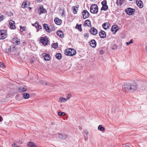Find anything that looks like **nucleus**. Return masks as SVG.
Listing matches in <instances>:
<instances>
[{"instance_id":"nucleus-35","label":"nucleus","mask_w":147,"mask_h":147,"mask_svg":"<svg viewBox=\"0 0 147 147\" xmlns=\"http://www.w3.org/2000/svg\"><path fill=\"white\" fill-rule=\"evenodd\" d=\"M40 82L43 85H45L47 86H49L50 84H51L50 83L48 82H47L44 81H41Z\"/></svg>"},{"instance_id":"nucleus-29","label":"nucleus","mask_w":147,"mask_h":147,"mask_svg":"<svg viewBox=\"0 0 147 147\" xmlns=\"http://www.w3.org/2000/svg\"><path fill=\"white\" fill-rule=\"evenodd\" d=\"M30 95L27 93H24L23 94V97L25 99H28Z\"/></svg>"},{"instance_id":"nucleus-52","label":"nucleus","mask_w":147,"mask_h":147,"mask_svg":"<svg viewBox=\"0 0 147 147\" xmlns=\"http://www.w3.org/2000/svg\"><path fill=\"white\" fill-rule=\"evenodd\" d=\"M145 49L146 52H147V45L146 46Z\"/></svg>"},{"instance_id":"nucleus-37","label":"nucleus","mask_w":147,"mask_h":147,"mask_svg":"<svg viewBox=\"0 0 147 147\" xmlns=\"http://www.w3.org/2000/svg\"><path fill=\"white\" fill-rule=\"evenodd\" d=\"M3 51L5 53H8L10 52V47L9 48H6L4 49Z\"/></svg>"},{"instance_id":"nucleus-31","label":"nucleus","mask_w":147,"mask_h":147,"mask_svg":"<svg viewBox=\"0 0 147 147\" xmlns=\"http://www.w3.org/2000/svg\"><path fill=\"white\" fill-rule=\"evenodd\" d=\"M108 8V6L107 5H104L102 6V7H101V10H105L106 11L107 10Z\"/></svg>"},{"instance_id":"nucleus-47","label":"nucleus","mask_w":147,"mask_h":147,"mask_svg":"<svg viewBox=\"0 0 147 147\" xmlns=\"http://www.w3.org/2000/svg\"><path fill=\"white\" fill-rule=\"evenodd\" d=\"M123 147H129V146L127 144L123 145Z\"/></svg>"},{"instance_id":"nucleus-21","label":"nucleus","mask_w":147,"mask_h":147,"mask_svg":"<svg viewBox=\"0 0 147 147\" xmlns=\"http://www.w3.org/2000/svg\"><path fill=\"white\" fill-rule=\"evenodd\" d=\"M57 34L59 37L62 38L64 37V33L61 30H58L57 32Z\"/></svg>"},{"instance_id":"nucleus-18","label":"nucleus","mask_w":147,"mask_h":147,"mask_svg":"<svg viewBox=\"0 0 147 147\" xmlns=\"http://www.w3.org/2000/svg\"><path fill=\"white\" fill-rule=\"evenodd\" d=\"M99 34L100 37L102 38H104L106 37V35L105 32L101 30L99 33Z\"/></svg>"},{"instance_id":"nucleus-1","label":"nucleus","mask_w":147,"mask_h":147,"mask_svg":"<svg viewBox=\"0 0 147 147\" xmlns=\"http://www.w3.org/2000/svg\"><path fill=\"white\" fill-rule=\"evenodd\" d=\"M65 53L67 55L72 56L75 55L76 52V50L74 49H66Z\"/></svg>"},{"instance_id":"nucleus-13","label":"nucleus","mask_w":147,"mask_h":147,"mask_svg":"<svg viewBox=\"0 0 147 147\" xmlns=\"http://www.w3.org/2000/svg\"><path fill=\"white\" fill-rule=\"evenodd\" d=\"M27 90L26 87L24 86L23 87H21L18 89V91L19 92H23L26 91Z\"/></svg>"},{"instance_id":"nucleus-24","label":"nucleus","mask_w":147,"mask_h":147,"mask_svg":"<svg viewBox=\"0 0 147 147\" xmlns=\"http://www.w3.org/2000/svg\"><path fill=\"white\" fill-rule=\"evenodd\" d=\"M28 3L29 4V2L28 1H25L22 4V7L24 8L27 7L28 6Z\"/></svg>"},{"instance_id":"nucleus-51","label":"nucleus","mask_w":147,"mask_h":147,"mask_svg":"<svg viewBox=\"0 0 147 147\" xmlns=\"http://www.w3.org/2000/svg\"><path fill=\"white\" fill-rule=\"evenodd\" d=\"M2 118L0 116V121H2Z\"/></svg>"},{"instance_id":"nucleus-11","label":"nucleus","mask_w":147,"mask_h":147,"mask_svg":"<svg viewBox=\"0 0 147 147\" xmlns=\"http://www.w3.org/2000/svg\"><path fill=\"white\" fill-rule=\"evenodd\" d=\"M118 30V27L117 26H113L111 28V31L113 34H115L116 32Z\"/></svg>"},{"instance_id":"nucleus-14","label":"nucleus","mask_w":147,"mask_h":147,"mask_svg":"<svg viewBox=\"0 0 147 147\" xmlns=\"http://www.w3.org/2000/svg\"><path fill=\"white\" fill-rule=\"evenodd\" d=\"M90 32L91 34L95 35L97 33L98 31L95 28L93 27L91 28L90 30Z\"/></svg>"},{"instance_id":"nucleus-16","label":"nucleus","mask_w":147,"mask_h":147,"mask_svg":"<svg viewBox=\"0 0 147 147\" xmlns=\"http://www.w3.org/2000/svg\"><path fill=\"white\" fill-rule=\"evenodd\" d=\"M42 55L44 57V59L45 61H48L50 60V57L49 54L44 53L42 54Z\"/></svg>"},{"instance_id":"nucleus-32","label":"nucleus","mask_w":147,"mask_h":147,"mask_svg":"<svg viewBox=\"0 0 147 147\" xmlns=\"http://www.w3.org/2000/svg\"><path fill=\"white\" fill-rule=\"evenodd\" d=\"M56 58L58 59H61V54L59 53H57L56 55Z\"/></svg>"},{"instance_id":"nucleus-50","label":"nucleus","mask_w":147,"mask_h":147,"mask_svg":"<svg viewBox=\"0 0 147 147\" xmlns=\"http://www.w3.org/2000/svg\"><path fill=\"white\" fill-rule=\"evenodd\" d=\"M30 62L31 63H33L34 62V61L33 60H30Z\"/></svg>"},{"instance_id":"nucleus-20","label":"nucleus","mask_w":147,"mask_h":147,"mask_svg":"<svg viewBox=\"0 0 147 147\" xmlns=\"http://www.w3.org/2000/svg\"><path fill=\"white\" fill-rule=\"evenodd\" d=\"M90 44L91 46L93 48H95L96 46V42L95 40H92L90 41Z\"/></svg>"},{"instance_id":"nucleus-4","label":"nucleus","mask_w":147,"mask_h":147,"mask_svg":"<svg viewBox=\"0 0 147 147\" xmlns=\"http://www.w3.org/2000/svg\"><path fill=\"white\" fill-rule=\"evenodd\" d=\"M122 89L123 91L127 92H131L129 84H127L123 85L122 86Z\"/></svg>"},{"instance_id":"nucleus-28","label":"nucleus","mask_w":147,"mask_h":147,"mask_svg":"<svg viewBox=\"0 0 147 147\" xmlns=\"http://www.w3.org/2000/svg\"><path fill=\"white\" fill-rule=\"evenodd\" d=\"M10 52H15L16 50V48L15 46L13 45L10 47Z\"/></svg>"},{"instance_id":"nucleus-10","label":"nucleus","mask_w":147,"mask_h":147,"mask_svg":"<svg viewBox=\"0 0 147 147\" xmlns=\"http://www.w3.org/2000/svg\"><path fill=\"white\" fill-rule=\"evenodd\" d=\"M47 10L45 9L42 6H40L38 10V12L40 14L41 13H43L46 12Z\"/></svg>"},{"instance_id":"nucleus-2","label":"nucleus","mask_w":147,"mask_h":147,"mask_svg":"<svg viewBox=\"0 0 147 147\" xmlns=\"http://www.w3.org/2000/svg\"><path fill=\"white\" fill-rule=\"evenodd\" d=\"M98 11V8L97 5L96 4L92 5L90 7V11L93 13H97Z\"/></svg>"},{"instance_id":"nucleus-42","label":"nucleus","mask_w":147,"mask_h":147,"mask_svg":"<svg viewBox=\"0 0 147 147\" xmlns=\"http://www.w3.org/2000/svg\"><path fill=\"white\" fill-rule=\"evenodd\" d=\"M84 38H88V34L87 33H85L84 34Z\"/></svg>"},{"instance_id":"nucleus-49","label":"nucleus","mask_w":147,"mask_h":147,"mask_svg":"<svg viewBox=\"0 0 147 147\" xmlns=\"http://www.w3.org/2000/svg\"><path fill=\"white\" fill-rule=\"evenodd\" d=\"M100 54H103L104 53V51H103V50H102V49H101L100 50Z\"/></svg>"},{"instance_id":"nucleus-45","label":"nucleus","mask_w":147,"mask_h":147,"mask_svg":"<svg viewBox=\"0 0 147 147\" xmlns=\"http://www.w3.org/2000/svg\"><path fill=\"white\" fill-rule=\"evenodd\" d=\"M0 67H2L3 68H5V67L4 63L2 62H0Z\"/></svg>"},{"instance_id":"nucleus-40","label":"nucleus","mask_w":147,"mask_h":147,"mask_svg":"<svg viewBox=\"0 0 147 147\" xmlns=\"http://www.w3.org/2000/svg\"><path fill=\"white\" fill-rule=\"evenodd\" d=\"M52 46L54 48V49H56L58 47V44L57 43H54L53 44H52Z\"/></svg>"},{"instance_id":"nucleus-53","label":"nucleus","mask_w":147,"mask_h":147,"mask_svg":"<svg viewBox=\"0 0 147 147\" xmlns=\"http://www.w3.org/2000/svg\"><path fill=\"white\" fill-rule=\"evenodd\" d=\"M88 132H87V133H86V135H87V134H88Z\"/></svg>"},{"instance_id":"nucleus-25","label":"nucleus","mask_w":147,"mask_h":147,"mask_svg":"<svg viewBox=\"0 0 147 147\" xmlns=\"http://www.w3.org/2000/svg\"><path fill=\"white\" fill-rule=\"evenodd\" d=\"M33 25L35 26L39 30L41 28V27L39 25L38 22H36Z\"/></svg>"},{"instance_id":"nucleus-19","label":"nucleus","mask_w":147,"mask_h":147,"mask_svg":"<svg viewBox=\"0 0 147 147\" xmlns=\"http://www.w3.org/2000/svg\"><path fill=\"white\" fill-rule=\"evenodd\" d=\"M102 26L104 29L105 30H107L110 28V24L109 23H104Z\"/></svg>"},{"instance_id":"nucleus-9","label":"nucleus","mask_w":147,"mask_h":147,"mask_svg":"<svg viewBox=\"0 0 147 147\" xmlns=\"http://www.w3.org/2000/svg\"><path fill=\"white\" fill-rule=\"evenodd\" d=\"M83 18L85 19L88 18L90 16V14L86 10H83L82 12Z\"/></svg>"},{"instance_id":"nucleus-6","label":"nucleus","mask_w":147,"mask_h":147,"mask_svg":"<svg viewBox=\"0 0 147 147\" xmlns=\"http://www.w3.org/2000/svg\"><path fill=\"white\" fill-rule=\"evenodd\" d=\"M7 37V33L5 30H1L0 31V39H3Z\"/></svg>"},{"instance_id":"nucleus-15","label":"nucleus","mask_w":147,"mask_h":147,"mask_svg":"<svg viewBox=\"0 0 147 147\" xmlns=\"http://www.w3.org/2000/svg\"><path fill=\"white\" fill-rule=\"evenodd\" d=\"M12 42L18 45L20 44V40L17 38H14L12 40Z\"/></svg>"},{"instance_id":"nucleus-5","label":"nucleus","mask_w":147,"mask_h":147,"mask_svg":"<svg viewBox=\"0 0 147 147\" xmlns=\"http://www.w3.org/2000/svg\"><path fill=\"white\" fill-rule=\"evenodd\" d=\"M40 42L44 45H47L49 43V40L47 37H42L40 39Z\"/></svg>"},{"instance_id":"nucleus-27","label":"nucleus","mask_w":147,"mask_h":147,"mask_svg":"<svg viewBox=\"0 0 147 147\" xmlns=\"http://www.w3.org/2000/svg\"><path fill=\"white\" fill-rule=\"evenodd\" d=\"M66 101V98L63 97H60L59 98V101L60 102H64Z\"/></svg>"},{"instance_id":"nucleus-44","label":"nucleus","mask_w":147,"mask_h":147,"mask_svg":"<svg viewBox=\"0 0 147 147\" xmlns=\"http://www.w3.org/2000/svg\"><path fill=\"white\" fill-rule=\"evenodd\" d=\"M101 4L102 6L104 5H107V2L106 1L104 0L103 1L101 2Z\"/></svg>"},{"instance_id":"nucleus-39","label":"nucleus","mask_w":147,"mask_h":147,"mask_svg":"<svg viewBox=\"0 0 147 147\" xmlns=\"http://www.w3.org/2000/svg\"><path fill=\"white\" fill-rule=\"evenodd\" d=\"M58 115L59 116H64L65 115V113L64 112H61L59 111L58 112Z\"/></svg>"},{"instance_id":"nucleus-41","label":"nucleus","mask_w":147,"mask_h":147,"mask_svg":"<svg viewBox=\"0 0 147 147\" xmlns=\"http://www.w3.org/2000/svg\"><path fill=\"white\" fill-rule=\"evenodd\" d=\"M20 31L21 32H22L23 31L25 30V27H22L21 26H20Z\"/></svg>"},{"instance_id":"nucleus-7","label":"nucleus","mask_w":147,"mask_h":147,"mask_svg":"<svg viewBox=\"0 0 147 147\" xmlns=\"http://www.w3.org/2000/svg\"><path fill=\"white\" fill-rule=\"evenodd\" d=\"M131 92L134 91L137 88V85L135 82L129 84Z\"/></svg>"},{"instance_id":"nucleus-23","label":"nucleus","mask_w":147,"mask_h":147,"mask_svg":"<svg viewBox=\"0 0 147 147\" xmlns=\"http://www.w3.org/2000/svg\"><path fill=\"white\" fill-rule=\"evenodd\" d=\"M28 145L29 147H38V146L35 143L32 142H30Z\"/></svg>"},{"instance_id":"nucleus-30","label":"nucleus","mask_w":147,"mask_h":147,"mask_svg":"<svg viewBox=\"0 0 147 147\" xmlns=\"http://www.w3.org/2000/svg\"><path fill=\"white\" fill-rule=\"evenodd\" d=\"M84 25L85 26H90V25H91L90 22L89 20H86L84 22Z\"/></svg>"},{"instance_id":"nucleus-38","label":"nucleus","mask_w":147,"mask_h":147,"mask_svg":"<svg viewBox=\"0 0 147 147\" xmlns=\"http://www.w3.org/2000/svg\"><path fill=\"white\" fill-rule=\"evenodd\" d=\"M98 129L101 131H104L105 130L104 128L102 127L101 125H100L98 127Z\"/></svg>"},{"instance_id":"nucleus-48","label":"nucleus","mask_w":147,"mask_h":147,"mask_svg":"<svg viewBox=\"0 0 147 147\" xmlns=\"http://www.w3.org/2000/svg\"><path fill=\"white\" fill-rule=\"evenodd\" d=\"M3 19V15H2L0 17V21L2 20Z\"/></svg>"},{"instance_id":"nucleus-33","label":"nucleus","mask_w":147,"mask_h":147,"mask_svg":"<svg viewBox=\"0 0 147 147\" xmlns=\"http://www.w3.org/2000/svg\"><path fill=\"white\" fill-rule=\"evenodd\" d=\"M123 2V0H117V4L119 6L122 5Z\"/></svg>"},{"instance_id":"nucleus-43","label":"nucleus","mask_w":147,"mask_h":147,"mask_svg":"<svg viewBox=\"0 0 147 147\" xmlns=\"http://www.w3.org/2000/svg\"><path fill=\"white\" fill-rule=\"evenodd\" d=\"M133 43V40L132 39H131L130 40V41L129 42H126V45H129L130 44L132 43Z\"/></svg>"},{"instance_id":"nucleus-3","label":"nucleus","mask_w":147,"mask_h":147,"mask_svg":"<svg viewBox=\"0 0 147 147\" xmlns=\"http://www.w3.org/2000/svg\"><path fill=\"white\" fill-rule=\"evenodd\" d=\"M135 11L134 9H132L130 7L127 8L125 9V13L129 15H131L134 14Z\"/></svg>"},{"instance_id":"nucleus-26","label":"nucleus","mask_w":147,"mask_h":147,"mask_svg":"<svg viewBox=\"0 0 147 147\" xmlns=\"http://www.w3.org/2000/svg\"><path fill=\"white\" fill-rule=\"evenodd\" d=\"M43 26L47 32H51V30L47 24H44Z\"/></svg>"},{"instance_id":"nucleus-12","label":"nucleus","mask_w":147,"mask_h":147,"mask_svg":"<svg viewBox=\"0 0 147 147\" xmlns=\"http://www.w3.org/2000/svg\"><path fill=\"white\" fill-rule=\"evenodd\" d=\"M136 2L138 6L140 8H142L143 7V2L141 0H136Z\"/></svg>"},{"instance_id":"nucleus-36","label":"nucleus","mask_w":147,"mask_h":147,"mask_svg":"<svg viewBox=\"0 0 147 147\" xmlns=\"http://www.w3.org/2000/svg\"><path fill=\"white\" fill-rule=\"evenodd\" d=\"M73 13L74 14H76L77 13L78 10V8L76 7H73Z\"/></svg>"},{"instance_id":"nucleus-17","label":"nucleus","mask_w":147,"mask_h":147,"mask_svg":"<svg viewBox=\"0 0 147 147\" xmlns=\"http://www.w3.org/2000/svg\"><path fill=\"white\" fill-rule=\"evenodd\" d=\"M68 137L67 135L66 134H59V138L61 139H65Z\"/></svg>"},{"instance_id":"nucleus-8","label":"nucleus","mask_w":147,"mask_h":147,"mask_svg":"<svg viewBox=\"0 0 147 147\" xmlns=\"http://www.w3.org/2000/svg\"><path fill=\"white\" fill-rule=\"evenodd\" d=\"M9 26L11 29H15L16 28V27L15 22L12 20H10L9 23Z\"/></svg>"},{"instance_id":"nucleus-22","label":"nucleus","mask_w":147,"mask_h":147,"mask_svg":"<svg viewBox=\"0 0 147 147\" xmlns=\"http://www.w3.org/2000/svg\"><path fill=\"white\" fill-rule=\"evenodd\" d=\"M54 21L55 24L58 25H60L61 24V20L57 18H56L55 19Z\"/></svg>"},{"instance_id":"nucleus-34","label":"nucleus","mask_w":147,"mask_h":147,"mask_svg":"<svg viewBox=\"0 0 147 147\" xmlns=\"http://www.w3.org/2000/svg\"><path fill=\"white\" fill-rule=\"evenodd\" d=\"M81 26V24L78 25V24H77L76 27V28H77L79 30H80V31H82Z\"/></svg>"},{"instance_id":"nucleus-46","label":"nucleus","mask_w":147,"mask_h":147,"mask_svg":"<svg viewBox=\"0 0 147 147\" xmlns=\"http://www.w3.org/2000/svg\"><path fill=\"white\" fill-rule=\"evenodd\" d=\"M71 94L70 93H69L67 94V98H66V99H67V100L69 99V98H71Z\"/></svg>"}]
</instances>
